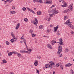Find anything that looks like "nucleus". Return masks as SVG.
Instances as JSON below:
<instances>
[{"instance_id":"f257e3e1","label":"nucleus","mask_w":74,"mask_h":74,"mask_svg":"<svg viewBox=\"0 0 74 74\" xmlns=\"http://www.w3.org/2000/svg\"><path fill=\"white\" fill-rule=\"evenodd\" d=\"M69 9H68L64 10L63 12L64 13H66L67 12H70L72 11V9L73 8V4L71 3L69 7Z\"/></svg>"},{"instance_id":"f03ea898","label":"nucleus","mask_w":74,"mask_h":74,"mask_svg":"<svg viewBox=\"0 0 74 74\" xmlns=\"http://www.w3.org/2000/svg\"><path fill=\"white\" fill-rule=\"evenodd\" d=\"M70 20H68L66 22L64 23V24L66 25V24L67 25H68L69 27H70L72 29H74V26H73L72 24H71L72 22H70Z\"/></svg>"},{"instance_id":"7ed1b4c3","label":"nucleus","mask_w":74,"mask_h":74,"mask_svg":"<svg viewBox=\"0 0 74 74\" xmlns=\"http://www.w3.org/2000/svg\"><path fill=\"white\" fill-rule=\"evenodd\" d=\"M62 46H60L58 47V50L57 52V53L59 55V57H62L63 56L62 54H60L62 52Z\"/></svg>"},{"instance_id":"20e7f679","label":"nucleus","mask_w":74,"mask_h":74,"mask_svg":"<svg viewBox=\"0 0 74 74\" xmlns=\"http://www.w3.org/2000/svg\"><path fill=\"white\" fill-rule=\"evenodd\" d=\"M62 2L63 4H64L63 5H61L62 7H66L67 6V4L66 2L64 1V0H62Z\"/></svg>"},{"instance_id":"39448f33","label":"nucleus","mask_w":74,"mask_h":74,"mask_svg":"<svg viewBox=\"0 0 74 74\" xmlns=\"http://www.w3.org/2000/svg\"><path fill=\"white\" fill-rule=\"evenodd\" d=\"M36 1L37 3H40L42 4L43 3V2L42 1V0H34L33 2L34 3H36Z\"/></svg>"},{"instance_id":"423d86ee","label":"nucleus","mask_w":74,"mask_h":74,"mask_svg":"<svg viewBox=\"0 0 74 74\" xmlns=\"http://www.w3.org/2000/svg\"><path fill=\"white\" fill-rule=\"evenodd\" d=\"M35 21H36V22L35 21H34V24L36 26H37V23H38V20H37V18H35Z\"/></svg>"},{"instance_id":"0eeeda50","label":"nucleus","mask_w":74,"mask_h":74,"mask_svg":"<svg viewBox=\"0 0 74 74\" xmlns=\"http://www.w3.org/2000/svg\"><path fill=\"white\" fill-rule=\"evenodd\" d=\"M52 0H47L46 1V3H48L49 4H50L52 3Z\"/></svg>"},{"instance_id":"6e6552de","label":"nucleus","mask_w":74,"mask_h":74,"mask_svg":"<svg viewBox=\"0 0 74 74\" xmlns=\"http://www.w3.org/2000/svg\"><path fill=\"white\" fill-rule=\"evenodd\" d=\"M58 28H59V26L57 25L55 27H54V33H56V31H57V30H58Z\"/></svg>"},{"instance_id":"1a4fd4ad","label":"nucleus","mask_w":74,"mask_h":74,"mask_svg":"<svg viewBox=\"0 0 74 74\" xmlns=\"http://www.w3.org/2000/svg\"><path fill=\"white\" fill-rule=\"evenodd\" d=\"M60 67L61 70H63V63H60Z\"/></svg>"},{"instance_id":"9d476101","label":"nucleus","mask_w":74,"mask_h":74,"mask_svg":"<svg viewBox=\"0 0 74 74\" xmlns=\"http://www.w3.org/2000/svg\"><path fill=\"white\" fill-rule=\"evenodd\" d=\"M19 26H20V23H18L15 27V29L16 30H18V28H19Z\"/></svg>"},{"instance_id":"9b49d317","label":"nucleus","mask_w":74,"mask_h":74,"mask_svg":"<svg viewBox=\"0 0 74 74\" xmlns=\"http://www.w3.org/2000/svg\"><path fill=\"white\" fill-rule=\"evenodd\" d=\"M34 64L35 66H37V65H38V61L37 60L35 61L34 63Z\"/></svg>"},{"instance_id":"f8f14e48","label":"nucleus","mask_w":74,"mask_h":74,"mask_svg":"<svg viewBox=\"0 0 74 74\" xmlns=\"http://www.w3.org/2000/svg\"><path fill=\"white\" fill-rule=\"evenodd\" d=\"M20 52L21 53H28V51H23V50H21L20 51Z\"/></svg>"},{"instance_id":"ddd939ff","label":"nucleus","mask_w":74,"mask_h":74,"mask_svg":"<svg viewBox=\"0 0 74 74\" xmlns=\"http://www.w3.org/2000/svg\"><path fill=\"white\" fill-rule=\"evenodd\" d=\"M71 65H72V64H71L70 63H68L66 65H65V66H66V67H70Z\"/></svg>"},{"instance_id":"4468645a","label":"nucleus","mask_w":74,"mask_h":74,"mask_svg":"<svg viewBox=\"0 0 74 74\" xmlns=\"http://www.w3.org/2000/svg\"><path fill=\"white\" fill-rule=\"evenodd\" d=\"M47 47L49 49H52V46H51V45L49 44L47 45Z\"/></svg>"},{"instance_id":"2eb2a0df","label":"nucleus","mask_w":74,"mask_h":74,"mask_svg":"<svg viewBox=\"0 0 74 74\" xmlns=\"http://www.w3.org/2000/svg\"><path fill=\"white\" fill-rule=\"evenodd\" d=\"M59 42H57V43H59L60 42H61L63 41V40H62V38H61L60 39H59Z\"/></svg>"},{"instance_id":"dca6fc26","label":"nucleus","mask_w":74,"mask_h":74,"mask_svg":"<svg viewBox=\"0 0 74 74\" xmlns=\"http://www.w3.org/2000/svg\"><path fill=\"white\" fill-rule=\"evenodd\" d=\"M10 14H15V13H16V12L15 11H11L10 12Z\"/></svg>"},{"instance_id":"f3484780","label":"nucleus","mask_w":74,"mask_h":74,"mask_svg":"<svg viewBox=\"0 0 74 74\" xmlns=\"http://www.w3.org/2000/svg\"><path fill=\"white\" fill-rule=\"evenodd\" d=\"M23 42H24L25 45H26V47H27V45H26V40H25V39H23Z\"/></svg>"},{"instance_id":"a211bd4d","label":"nucleus","mask_w":74,"mask_h":74,"mask_svg":"<svg viewBox=\"0 0 74 74\" xmlns=\"http://www.w3.org/2000/svg\"><path fill=\"white\" fill-rule=\"evenodd\" d=\"M11 35L12 36V37H13V38H14L15 37V35L14 34V33L13 32H11Z\"/></svg>"},{"instance_id":"6ab92c4d","label":"nucleus","mask_w":74,"mask_h":74,"mask_svg":"<svg viewBox=\"0 0 74 74\" xmlns=\"http://www.w3.org/2000/svg\"><path fill=\"white\" fill-rule=\"evenodd\" d=\"M31 35L32 37H35V36H36V34H34V33L31 34Z\"/></svg>"},{"instance_id":"aec40b11","label":"nucleus","mask_w":74,"mask_h":74,"mask_svg":"<svg viewBox=\"0 0 74 74\" xmlns=\"http://www.w3.org/2000/svg\"><path fill=\"white\" fill-rule=\"evenodd\" d=\"M17 56H18V57H19V58H20L21 56V54L18 53H17Z\"/></svg>"},{"instance_id":"412c9836","label":"nucleus","mask_w":74,"mask_h":74,"mask_svg":"<svg viewBox=\"0 0 74 74\" xmlns=\"http://www.w3.org/2000/svg\"><path fill=\"white\" fill-rule=\"evenodd\" d=\"M41 14V12L40 11L38 12L37 13V14L38 15H40Z\"/></svg>"},{"instance_id":"4be33fe9","label":"nucleus","mask_w":74,"mask_h":74,"mask_svg":"<svg viewBox=\"0 0 74 74\" xmlns=\"http://www.w3.org/2000/svg\"><path fill=\"white\" fill-rule=\"evenodd\" d=\"M12 52H10L9 53H8V55L9 56H11V55H12Z\"/></svg>"},{"instance_id":"5701e85b","label":"nucleus","mask_w":74,"mask_h":74,"mask_svg":"<svg viewBox=\"0 0 74 74\" xmlns=\"http://www.w3.org/2000/svg\"><path fill=\"white\" fill-rule=\"evenodd\" d=\"M49 64H46L45 66V67L46 68H48L49 67Z\"/></svg>"},{"instance_id":"b1692460","label":"nucleus","mask_w":74,"mask_h":74,"mask_svg":"<svg viewBox=\"0 0 74 74\" xmlns=\"http://www.w3.org/2000/svg\"><path fill=\"white\" fill-rule=\"evenodd\" d=\"M69 49L67 48H66L65 49V52H68L69 51Z\"/></svg>"},{"instance_id":"393cba45","label":"nucleus","mask_w":74,"mask_h":74,"mask_svg":"<svg viewBox=\"0 0 74 74\" xmlns=\"http://www.w3.org/2000/svg\"><path fill=\"white\" fill-rule=\"evenodd\" d=\"M71 74H74V71L72 69L71 70Z\"/></svg>"},{"instance_id":"a878e982","label":"nucleus","mask_w":74,"mask_h":74,"mask_svg":"<svg viewBox=\"0 0 74 74\" xmlns=\"http://www.w3.org/2000/svg\"><path fill=\"white\" fill-rule=\"evenodd\" d=\"M30 12H32V13H33L34 14H36V13H35L34 11L32 9L31 10H30Z\"/></svg>"},{"instance_id":"bb28decb","label":"nucleus","mask_w":74,"mask_h":74,"mask_svg":"<svg viewBox=\"0 0 74 74\" xmlns=\"http://www.w3.org/2000/svg\"><path fill=\"white\" fill-rule=\"evenodd\" d=\"M43 28V25H41L39 26V29H42Z\"/></svg>"},{"instance_id":"cd10ccee","label":"nucleus","mask_w":74,"mask_h":74,"mask_svg":"<svg viewBox=\"0 0 74 74\" xmlns=\"http://www.w3.org/2000/svg\"><path fill=\"white\" fill-rule=\"evenodd\" d=\"M27 51H32V50L31 49H29V48H27Z\"/></svg>"},{"instance_id":"c85d7f7f","label":"nucleus","mask_w":74,"mask_h":74,"mask_svg":"<svg viewBox=\"0 0 74 74\" xmlns=\"http://www.w3.org/2000/svg\"><path fill=\"white\" fill-rule=\"evenodd\" d=\"M3 61L4 63H7V61L5 60H3Z\"/></svg>"},{"instance_id":"c756f323","label":"nucleus","mask_w":74,"mask_h":74,"mask_svg":"<svg viewBox=\"0 0 74 74\" xmlns=\"http://www.w3.org/2000/svg\"><path fill=\"white\" fill-rule=\"evenodd\" d=\"M10 41L11 42H14L15 41L14 40V39H12L11 40H10Z\"/></svg>"},{"instance_id":"7c9ffc66","label":"nucleus","mask_w":74,"mask_h":74,"mask_svg":"<svg viewBox=\"0 0 74 74\" xmlns=\"http://www.w3.org/2000/svg\"><path fill=\"white\" fill-rule=\"evenodd\" d=\"M24 21L25 22H27L28 21V19H27V18H25L24 19Z\"/></svg>"},{"instance_id":"2f4dec72","label":"nucleus","mask_w":74,"mask_h":74,"mask_svg":"<svg viewBox=\"0 0 74 74\" xmlns=\"http://www.w3.org/2000/svg\"><path fill=\"white\" fill-rule=\"evenodd\" d=\"M49 68H50V69H52V64H50V65H49Z\"/></svg>"},{"instance_id":"473e14b6","label":"nucleus","mask_w":74,"mask_h":74,"mask_svg":"<svg viewBox=\"0 0 74 74\" xmlns=\"http://www.w3.org/2000/svg\"><path fill=\"white\" fill-rule=\"evenodd\" d=\"M51 44H52V45H54L56 42V41H55V42H51Z\"/></svg>"},{"instance_id":"72a5a7b5","label":"nucleus","mask_w":74,"mask_h":74,"mask_svg":"<svg viewBox=\"0 0 74 74\" xmlns=\"http://www.w3.org/2000/svg\"><path fill=\"white\" fill-rule=\"evenodd\" d=\"M6 45H10V42L8 41H6Z\"/></svg>"},{"instance_id":"f704fd0d","label":"nucleus","mask_w":74,"mask_h":74,"mask_svg":"<svg viewBox=\"0 0 74 74\" xmlns=\"http://www.w3.org/2000/svg\"><path fill=\"white\" fill-rule=\"evenodd\" d=\"M59 45H63L64 44H63V42H60V43H59Z\"/></svg>"},{"instance_id":"c9c22d12","label":"nucleus","mask_w":74,"mask_h":74,"mask_svg":"<svg viewBox=\"0 0 74 74\" xmlns=\"http://www.w3.org/2000/svg\"><path fill=\"white\" fill-rule=\"evenodd\" d=\"M12 54L14 53V54H16V55H17L18 54V52H16V51H14L13 52H12Z\"/></svg>"},{"instance_id":"e433bc0d","label":"nucleus","mask_w":74,"mask_h":74,"mask_svg":"<svg viewBox=\"0 0 74 74\" xmlns=\"http://www.w3.org/2000/svg\"><path fill=\"white\" fill-rule=\"evenodd\" d=\"M46 32H47V33L48 34L49 33V32H50V31H49V29H47Z\"/></svg>"},{"instance_id":"4c0bfd02","label":"nucleus","mask_w":74,"mask_h":74,"mask_svg":"<svg viewBox=\"0 0 74 74\" xmlns=\"http://www.w3.org/2000/svg\"><path fill=\"white\" fill-rule=\"evenodd\" d=\"M49 15H50V17L53 16V15H54V13H53L52 14H49Z\"/></svg>"},{"instance_id":"58836bf2","label":"nucleus","mask_w":74,"mask_h":74,"mask_svg":"<svg viewBox=\"0 0 74 74\" xmlns=\"http://www.w3.org/2000/svg\"><path fill=\"white\" fill-rule=\"evenodd\" d=\"M29 32L30 33L32 34L33 33V30H31L29 31Z\"/></svg>"},{"instance_id":"ea45409f","label":"nucleus","mask_w":74,"mask_h":74,"mask_svg":"<svg viewBox=\"0 0 74 74\" xmlns=\"http://www.w3.org/2000/svg\"><path fill=\"white\" fill-rule=\"evenodd\" d=\"M66 19H67V16H64V20Z\"/></svg>"},{"instance_id":"a19ab883","label":"nucleus","mask_w":74,"mask_h":74,"mask_svg":"<svg viewBox=\"0 0 74 74\" xmlns=\"http://www.w3.org/2000/svg\"><path fill=\"white\" fill-rule=\"evenodd\" d=\"M54 13L55 14H58V10H56L55 12H54Z\"/></svg>"},{"instance_id":"79ce46f5","label":"nucleus","mask_w":74,"mask_h":74,"mask_svg":"<svg viewBox=\"0 0 74 74\" xmlns=\"http://www.w3.org/2000/svg\"><path fill=\"white\" fill-rule=\"evenodd\" d=\"M27 10H28V11H30L32 9H31L27 7Z\"/></svg>"},{"instance_id":"37998d69","label":"nucleus","mask_w":74,"mask_h":74,"mask_svg":"<svg viewBox=\"0 0 74 74\" xmlns=\"http://www.w3.org/2000/svg\"><path fill=\"white\" fill-rule=\"evenodd\" d=\"M22 10L23 11H26V8L25 7L23 8Z\"/></svg>"},{"instance_id":"c03bdc74","label":"nucleus","mask_w":74,"mask_h":74,"mask_svg":"<svg viewBox=\"0 0 74 74\" xmlns=\"http://www.w3.org/2000/svg\"><path fill=\"white\" fill-rule=\"evenodd\" d=\"M51 17H49L48 19V21H50V20H51Z\"/></svg>"},{"instance_id":"a18cd8bd","label":"nucleus","mask_w":74,"mask_h":74,"mask_svg":"<svg viewBox=\"0 0 74 74\" xmlns=\"http://www.w3.org/2000/svg\"><path fill=\"white\" fill-rule=\"evenodd\" d=\"M57 36H59L60 35V33L59 32L57 33Z\"/></svg>"},{"instance_id":"49530a36","label":"nucleus","mask_w":74,"mask_h":74,"mask_svg":"<svg viewBox=\"0 0 74 74\" xmlns=\"http://www.w3.org/2000/svg\"><path fill=\"white\" fill-rule=\"evenodd\" d=\"M37 58H38V59H40L41 58V56H37Z\"/></svg>"},{"instance_id":"de8ad7c7","label":"nucleus","mask_w":74,"mask_h":74,"mask_svg":"<svg viewBox=\"0 0 74 74\" xmlns=\"http://www.w3.org/2000/svg\"><path fill=\"white\" fill-rule=\"evenodd\" d=\"M56 8H55L53 9V10H53V12H55L56 11Z\"/></svg>"},{"instance_id":"09e8293b","label":"nucleus","mask_w":74,"mask_h":74,"mask_svg":"<svg viewBox=\"0 0 74 74\" xmlns=\"http://www.w3.org/2000/svg\"><path fill=\"white\" fill-rule=\"evenodd\" d=\"M15 6H12V9L13 10H15Z\"/></svg>"},{"instance_id":"8fccbe9b","label":"nucleus","mask_w":74,"mask_h":74,"mask_svg":"<svg viewBox=\"0 0 74 74\" xmlns=\"http://www.w3.org/2000/svg\"><path fill=\"white\" fill-rule=\"evenodd\" d=\"M36 70L37 71V73H38V74H39V71H38V70H37V69H36Z\"/></svg>"},{"instance_id":"3c124183","label":"nucleus","mask_w":74,"mask_h":74,"mask_svg":"<svg viewBox=\"0 0 74 74\" xmlns=\"http://www.w3.org/2000/svg\"><path fill=\"white\" fill-rule=\"evenodd\" d=\"M13 39H14V41H16V38H15L14 37Z\"/></svg>"},{"instance_id":"603ef678","label":"nucleus","mask_w":74,"mask_h":74,"mask_svg":"<svg viewBox=\"0 0 74 74\" xmlns=\"http://www.w3.org/2000/svg\"><path fill=\"white\" fill-rule=\"evenodd\" d=\"M50 64H52L53 63V62L52 61H51L49 62Z\"/></svg>"},{"instance_id":"864d4df0","label":"nucleus","mask_w":74,"mask_h":74,"mask_svg":"<svg viewBox=\"0 0 74 74\" xmlns=\"http://www.w3.org/2000/svg\"><path fill=\"white\" fill-rule=\"evenodd\" d=\"M71 33L73 34H74V32L73 31H71Z\"/></svg>"},{"instance_id":"5fc2aeb1","label":"nucleus","mask_w":74,"mask_h":74,"mask_svg":"<svg viewBox=\"0 0 74 74\" xmlns=\"http://www.w3.org/2000/svg\"><path fill=\"white\" fill-rule=\"evenodd\" d=\"M23 38H24V37H22L21 38V40H23Z\"/></svg>"},{"instance_id":"6e6d98bb","label":"nucleus","mask_w":74,"mask_h":74,"mask_svg":"<svg viewBox=\"0 0 74 74\" xmlns=\"http://www.w3.org/2000/svg\"><path fill=\"white\" fill-rule=\"evenodd\" d=\"M59 64H58L57 65V67H59Z\"/></svg>"},{"instance_id":"4d7b16f0","label":"nucleus","mask_w":74,"mask_h":74,"mask_svg":"<svg viewBox=\"0 0 74 74\" xmlns=\"http://www.w3.org/2000/svg\"><path fill=\"white\" fill-rule=\"evenodd\" d=\"M13 1V0H9V1L10 2V3H11L12 1Z\"/></svg>"},{"instance_id":"13d9d810","label":"nucleus","mask_w":74,"mask_h":74,"mask_svg":"<svg viewBox=\"0 0 74 74\" xmlns=\"http://www.w3.org/2000/svg\"><path fill=\"white\" fill-rule=\"evenodd\" d=\"M55 40H53L51 42H55Z\"/></svg>"},{"instance_id":"bf43d9fd","label":"nucleus","mask_w":74,"mask_h":74,"mask_svg":"<svg viewBox=\"0 0 74 74\" xmlns=\"http://www.w3.org/2000/svg\"><path fill=\"white\" fill-rule=\"evenodd\" d=\"M51 12H53V10H50V11L49 12L51 13Z\"/></svg>"},{"instance_id":"052dcab7","label":"nucleus","mask_w":74,"mask_h":74,"mask_svg":"<svg viewBox=\"0 0 74 74\" xmlns=\"http://www.w3.org/2000/svg\"><path fill=\"white\" fill-rule=\"evenodd\" d=\"M44 20H45V21H46V20H47V17L45 18H44Z\"/></svg>"},{"instance_id":"680f3d73","label":"nucleus","mask_w":74,"mask_h":74,"mask_svg":"<svg viewBox=\"0 0 74 74\" xmlns=\"http://www.w3.org/2000/svg\"><path fill=\"white\" fill-rule=\"evenodd\" d=\"M55 63L53 62V64H52V65H55Z\"/></svg>"},{"instance_id":"e2e57ef3","label":"nucleus","mask_w":74,"mask_h":74,"mask_svg":"<svg viewBox=\"0 0 74 74\" xmlns=\"http://www.w3.org/2000/svg\"><path fill=\"white\" fill-rule=\"evenodd\" d=\"M55 6L54 5H53L51 7V8H52V7H54V6Z\"/></svg>"},{"instance_id":"0e129e2a","label":"nucleus","mask_w":74,"mask_h":74,"mask_svg":"<svg viewBox=\"0 0 74 74\" xmlns=\"http://www.w3.org/2000/svg\"><path fill=\"white\" fill-rule=\"evenodd\" d=\"M64 59H67V57H64Z\"/></svg>"},{"instance_id":"69168bd1","label":"nucleus","mask_w":74,"mask_h":74,"mask_svg":"<svg viewBox=\"0 0 74 74\" xmlns=\"http://www.w3.org/2000/svg\"><path fill=\"white\" fill-rule=\"evenodd\" d=\"M57 33H59V30H58L57 31Z\"/></svg>"},{"instance_id":"338daca9","label":"nucleus","mask_w":74,"mask_h":74,"mask_svg":"<svg viewBox=\"0 0 74 74\" xmlns=\"http://www.w3.org/2000/svg\"><path fill=\"white\" fill-rule=\"evenodd\" d=\"M55 71H53V74H55Z\"/></svg>"},{"instance_id":"774afa93","label":"nucleus","mask_w":74,"mask_h":74,"mask_svg":"<svg viewBox=\"0 0 74 74\" xmlns=\"http://www.w3.org/2000/svg\"><path fill=\"white\" fill-rule=\"evenodd\" d=\"M44 37H47V36H44Z\"/></svg>"}]
</instances>
